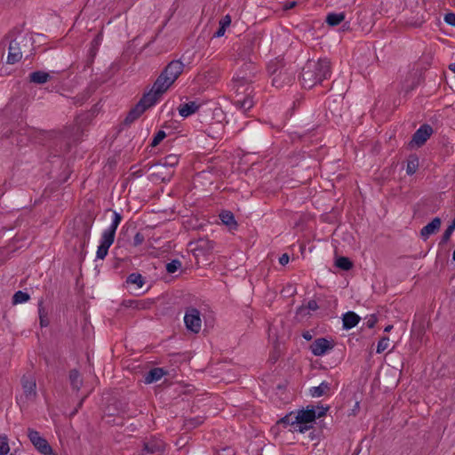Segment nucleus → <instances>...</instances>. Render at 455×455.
Returning a JSON list of instances; mask_svg holds the SVG:
<instances>
[{
    "mask_svg": "<svg viewBox=\"0 0 455 455\" xmlns=\"http://www.w3.org/2000/svg\"><path fill=\"white\" fill-rule=\"evenodd\" d=\"M145 111L143 110V108L139 106L138 104L133 108L129 114L127 115L124 122L126 124H131L134 122L136 119H138Z\"/></svg>",
    "mask_w": 455,
    "mask_h": 455,
    "instance_id": "25",
    "label": "nucleus"
},
{
    "mask_svg": "<svg viewBox=\"0 0 455 455\" xmlns=\"http://www.w3.org/2000/svg\"><path fill=\"white\" fill-rule=\"evenodd\" d=\"M220 219L222 223L228 226L230 229H235L237 227V223L235 220L234 214L229 211H224L220 212Z\"/></svg>",
    "mask_w": 455,
    "mask_h": 455,
    "instance_id": "21",
    "label": "nucleus"
},
{
    "mask_svg": "<svg viewBox=\"0 0 455 455\" xmlns=\"http://www.w3.org/2000/svg\"><path fill=\"white\" fill-rule=\"evenodd\" d=\"M166 133L164 131H158L151 142L152 147H156L164 138Z\"/></svg>",
    "mask_w": 455,
    "mask_h": 455,
    "instance_id": "38",
    "label": "nucleus"
},
{
    "mask_svg": "<svg viewBox=\"0 0 455 455\" xmlns=\"http://www.w3.org/2000/svg\"><path fill=\"white\" fill-rule=\"evenodd\" d=\"M377 321H378V319H377L375 315H369L367 317V319H366V325H367V327H369V328L374 327V325L376 324Z\"/></svg>",
    "mask_w": 455,
    "mask_h": 455,
    "instance_id": "40",
    "label": "nucleus"
},
{
    "mask_svg": "<svg viewBox=\"0 0 455 455\" xmlns=\"http://www.w3.org/2000/svg\"><path fill=\"white\" fill-rule=\"evenodd\" d=\"M122 220V216L117 212H113V220L111 225L102 232L100 245L96 251L98 259H104L108 255V249L113 244L116 236V231Z\"/></svg>",
    "mask_w": 455,
    "mask_h": 455,
    "instance_id": "4",
    "label": "nucleus"
},
{
    "mask_svg": "<svg viewBox=\"0 0 455 455\" xmlns=\"http://www.w3.org/2000/svg\"><path fill=\"white\" fill-rule=\"evenodd\" d=\"M144 235L141 233L138 232L133 237V245L139 246L144 242Z\"/></svg>",
    "mask_w": 455,
    "mask_h": 455,
    "instance_id": "39",
    "label": "nucleus"
},
{
    "mask_svg": "<svg viewBox=\"0 0 455 455\" xmlns=\"http://www.w3.org/2000/svg\"><path fill=\"white\" fill-rule=\"evenodd\" d=\"M389 346V339L388 337H383L380 339L377 345V353L380 354L384 352Z\"/></svg>",
    "mask_w": 455,
    "mask_h": 455,
    "instance_id": "37",
    "label": "nucleus"
},
{
    "mask_svg": "<svg viewBox=\"0 0 455 455\" xmlns=\"http://www.w3.org/2000/svg\"><path fill=\"white\" fill-rule=\"evenodd\" d=\"M23 396L27 401H33L36 397V384L33 376H23L21 379Z\"/></svg>",
    "mask_w": 455,
    "mask_h": 455,
    "instance_id": "10",
    "label": "nucleus"
},
{
    "mask_svg": "<svg viewBox=\"0 0 455 455\" xmlns=\"http://www.w3.org/2000/svg\"><path fill=\"white\" fill-rule=\"evenodd\" d=\"M179 163V156L177 155H168L166 157L164 158L162 164L164 166H170L174 167Z\"/></svg>",
    "mask_w": 455,
    "mask_h": 455,
    "instance_id": "34",
    "label": "nucleus"
},
{
    "mask_svg": "<svg viewBox=\"0 0 455 455\" xmlns=\"http://www.w3.org/2000/svg\"><path fill=\"white\" fill-rule=\"evenodd\" d=\"M294 5V3L289 4V6L292 7Z\"/></svg>",
    "mask_w": 455,
    "mask_h": 455,
    "instance_id": "50",
    "label": "nucleus"
},
{
    "mask_svg": "<svg viewBox=\"0 0 455 455\" xmlns=\"http://www.w3.org/2000/svg\"><path fill=\"white\" fill-rule=\"evenodd\" d=\"M148 453L162 454L165 451V444L163 441H150L145 444Z\"/></svg>",
    "mask_w": 455,
    "mask_h": 455,
    "instance_id": "17",
    "label": "nucleus"
},
{
    "mask_svg": "<svg viewBox=\"0 0 455 455\" xmlns=\"http://www.w3.org/2000/svg\"><path fill=\"white\" fill-rule=\"evenodd\" d=\"M280 423L284 426H291L292 427V431L299 433H305L308 429H310L309 426H300L298 423V418L296 412H291L285 417H283Z\"/></svg>",
    "mask_w": 455,
    "mask_h": 455,
    "instance_id": "13",
    "label": "nucleus"
},
{
    "mask_svg": "<svg viewBox=\"0 0 455 455\" xmlns=\"http://www.w3.org/2000/svg\"><path fill=\"white\" fill-rule=\"evenodd\" d=\"M198 108V104H196L195 101H190L179 107V114L183 117H188L196 113Z\"/></svg>",
    "mask_w": 455,
    "mask_h": 455,
    "instance_id": "19",
    "label": "nucleus"
},
{
    "mask_svg": "<svg viewBox=\"0 0 455 455\" xmlns=\"http://www.w3.org/2000/svg\"><path fill=\"white\" fill-rule=\"evenodd\" d=\"M251 67V64L246 65V69H249Z\"/></svg>",
    "mask_w": 455,
    "mask_h": 455,
    "instance_id": "49",
    "label": "nucleus"
},
{
    "mask_svg": "<svg viewBox=\"0 0 455 455\" xmlns=\"http://www.w3.org/2000/svg\"><path fill=\"white\" fill-rule=\"evenodd\" d=\"M10 451L8 437L5 435H0V455H6Z\"/></svg>",
    "mask_w": 455,
    "mask_h": 455,
    "instance_id": "35",
    "label": "nucleus"
},
{
    "mask_svg": "<svg viewBox=\"0 0 455 455\" xmlns=\"http://www.w3.org/2000/svg\"><path fill=\"white\" fill-rule=\"evenodd\" d=\"M454 230H455V218L452 220L451 223L449 225V227L444 231V233L442 236L441 243H446L450 240L451 235H452Z\"/></svg>",
    "mask_w": 455,
    "mask_h": 455,
    "instance_id": "33",
    "label": "nucleus"
},
{
    "mask_svg": "<svg viewBox=\"0 0 455 455\" xmlns=\"http://www.w3.org/2000/svg\"><path fill=\"white\" fill-rule=\"evenodd\" d=\"M450 69L455 73V62L450 65Z\"/></svg>",
    "mask_w": 455,
    "mask_h": 455,
    "instance_id": "46",
    "label": "nucleus"
},
{
    "mask_svg": "<svg viewBox=\"0 0 455 455\" xmlns=\"http://www.w3.org/2000/svg\"><path fill=\"white\" fill-rule=\"evenodd\" d=\"M269 71L273 76L272 84L276 88H281L284 84H290L294 79L292 72H289L287 69H284L283 68H282L280 70H277V68H275L272 70L271 65L269 66Z\"/></svg>",
    "mask_w": 455,
    "mask_h": 455,
    "instance_id": "8",
    "label": "nucleus"
},
{
    "mask_svg": "<svg viewBox=\"0 0 455 455\" xmlns=\"http://www.w3.org/2000/svg\"><path fill=\"white\" fill-rule=\"evenodd\" d=\"M126 283L128 284H134L137 289H140L144 285L145 280L140 274L132 273L128 275Z\"/></svg>",
    "mask_w": 455,
    "mask_h": 455,
    "instance_id": "23",
    "label": "nucleus"
},
{
    "mask_svg": "<svg viewBox=\"0 0 455 455\" xmlns=\"http://www.w3.org/2000/svg\"><path fill=\"white\" fill-rule=\"evenodd\" d=\"M181 267V262L179 259H173L166 264V271L169 274L175 273Z\"/></svg>",
    "mask_w": 455,
    "mask_h": 455,
    "instance_id": "36",
    "label": "nucleus"
},
{
    "mask_svg": "<svg viewBox=\"0 0 455 455\" xmlns=\"http://www.w3.org/2000/svg\"><path fill=\"white\" fill-rule=\"evenodd\" d=\"M30 42L31 37L28 36H20L12 40L9 45L7 62L10 64L18 62L22 58V47L28 46Z\"/></svg>",
    "mask_w": 455,
    "mask_h": 455,
    "instance_id": "5",
    "label": "nucleus"
},
{
    "mask_svg": "<svg viewBox=\"0 0 455 455\" xmlns=\"http://www.w3.org/2000/svg\"><path fill=\"white\" fill-rule=\"evenodd\" d=\"M51 78V75L44 71H35L29 75V81L34 84H43Z\"/></svg>",
    "mask_w": 455,
    "mask_h": 455,
    "instance_id": "20",
    "label": "nucleus"
},
{
    "mask_svg": "<svg viewBox=\"0 0 455 455\" xmlns=\"http://www.w3.org/2000/svg\"><path fill=\"white\" fill-rule=\"evenodd\" d=\"M433 128L428 124L421 125L413 134L411 146L421 147L432 135Z\"/></svg>",
    "mask_w": 455,
    "mask_h": 455,
    "instance_id": "9",
    "label": "nucleus"
},
{
    "mask_svg": "<svg viewBox=\"0 0 455 455\" xmlns=\"http://www.w3.org/2000/svg\"><path fill=\"white\" fill-rule=\"evenodd\" d=\"M444 21L451 26H455V14L454 13H447L444 16Z\"/></svg>",
    "mask_w": 455,
    "mask_h": 455,
    "instance_id": "41",
    "label": "nucleus"
},
{
    "mask_svg": "<svg viewBox=\"0 0 455 455\" xmlns=\"http://www.w3.org/2000/svg\"><path fill=\"white\" fill-rule=\"evenodd\" d=\"M327 411V408H319L318 411H316V418L323 417Z\"/></svg>",
    "mask_w": 455,
    "mask_h": 455,
    "instance_id": "44",
    "label": "nucleus"
},
{
    "mask_svg": "<svg viewBox=\"0 0 455 455\" xmlns=\"http://www.w3.org/2000/svg\"><path fill=\"white\" fill-rule=\"evenodd\" d=\"M165 374L162 368H154L145 375V383L151 384L161 379Z\"/></svg>",
    "mask_w": 455,
    "mask_h": 455,
    "instance_id": "18",
    "label": "nucleus"
},
{
    "mask_svg": "<svg viewBox=\"0 0 455 455\" xmlns=\"http://www.w3.org/2000/svg\"><path fill=\"white\" fill-rule=\"evenodd\" d=\"M335 265L340 268V269H343V270H349L352 268L353 267V264L352 262L350 261V259L347 257H339L337 259H336V263Z\"/></svg>",
    "mask_w": 455,
    "mask_h": 455,
    "instance_id": "31",
    "label": "nucleus"
},
{
    "mask_svg": "<svg viewBox=\"0 0 455 455\" xmlns=\"http://www.w3.org/2000/svg\"><path fill=\"white\" fill-rule=\"evenodd\" d=\"M318 308L317 302L314 299L309 300L306 306H302L298 309V314H309L310 311H315Z\"/></svg>",
    "mask_w": 455,
    "mask_h": 455,
    "instance_id": "30",
    "label": "nucleus"
},
{
    "mask_svg": "<svg viewBox=\"0 0 455 455\" xmlns=\"http://www.w3.org/2000/svg\"><path fill=\"white\" fill-rule=\"evenodd\" d=\"M164 92H165L158 91L157 88L156 87L155 83L151 91L143 96V98L140 100L138 105L142 107L143 110L146 111V109L155 105L161 97V95Z\"/></svg>",
    "mask_w": 455,
    "mask_h": 455,
    "instance_id": "11",
    "label": "nucleus"
},
{
    "mask_svg": "<svg viewBox=\"0 0 455 455\" xmlns=\"http://www.w3.org/2000/svg\"><path fill=\"white\" fill-rule=\"evenodd\" d=\"M331 348L332 345L331 342L323 338L315 339L310 346V350L315 356H322Z\"/></svg>",
    "mask_w": 455,
    "mask_h": 455,
    "instance_id": "14",
    "label": "nucleus"
},
{
    "mask_svg": "<svg viewBox=\"0 0 455 455\" xmlns=\"http://www.w3.org/2000/svg\"><path fill=\"white\" fill-rule=\"evenodd\" d=\"M330 390V384L323 381L319 386L310 388L309 393L313 397H320L326 395Z\"/></svg>",
    "mask_w": 455,
    "mask_h": 455,
    "instance_id": "22",
    "label": "nucleus"
},
{
    "mask_svg": "<svg viewBox=\"0 0 455 455\" xmlns=\"http://www.w3.org/2000/svg\"><path fill=\"white\" fill-rule=\"evenodd\" d=\"M298 423L300 426H309L312 427V423L316 419V411L314 407L307 406L306 410H301L296 412Z\"/></svg>",
    "mask_w": 455,
    "mask_h": 455,
    "instance_id": "12",
    "label": "nucleus"
},
{
    "mask_svg": "<svg viewBox=\"0 0 455 455\" xmlns=\"http://www.w3.org/2000/svg\"><path fill=\"white\" fill-rule=\"evenodd\" d=\"M294 5V3L289 4V6L292 7Z\"/></svg>",
    "mask_w": 455,
    "mask_h": 455,
    "instance_id": "51",
    "label": "nucleus"
},
{
    "mask_svg": "<svg viewBox=\"0 0 455 455\" xmlns=\"http://www.w3.org/2000/svg\"><path fill=\"white\" fill-rule=\"evenodd\" d=\"M250 75H237V76L234 79L235 86L236 87V95L234 100L235 106L243 112H246L250 110L253 105L254 101L251 97L252 89L247 84L251 81Z\"/></svg>",
    "mask_w": 455,
    "mask_h": 455,
    "instance_id": "2",
    "label": "nucleus"
},
{
    "mask_svg": "<svg viewBox=\"0 0 455 455\" xmlns=\"http://www.w3.org/2000/svg\"><path fill=\"white\" fill-rule=\"evenodd\" d=\"M302 337L306 339V340H311L313 339V334L310 331H304L302 333Z\"/></svg>",
    "mask_w": 455,
    "mask_h": 455,
    "instance_id": "43",
    "label": "nucleus"
},
{
    "mask_svg": "<svg viewBox=\"0 0 455 455\" xmlns=\"http://www.w3.org/2000/svg\"><path fill=\"white\" fill-rule=\"evenodd\" d=\"M452 259L455 261V251L452 253Z\"/></svg>",
    "mask_w": 455,
    "mask_h": 455,
    "instance_id": "48",
    "label": "nucleus"
},
{
    "mask_svg": "<svg viewBox=\"0 0 455 455\" xmlns=\"http://www.w3.org/2000/svg\"><path fill=\"white\" fill-rule=\"evenodd\" d=\"M28 437L42 455H56L47 440L44 439L38 431L28 428Z\"/></svg>",
    "mask_w": 455,
    "mask_h": 455,
    "instance_id": "6",
    "label": "nucleus"
},
{
    "mask_svg": "<svg viewBox=\"0 0 455 455\" xmlns=\"http://www.w3.org/2000/svg\"><path fill=\"white\" fill-rule=\"evenodd\" d=\"M331 74V65L328 60H309L303 67L301 72L302 86L310 89L323 80L330 78Z\"/></svg>",
    "mask_w": 455,
    "mask_h": 455,
    "instance_id": "1",
    "label": "nucleus"
},
{
    "mask_svg": "<svg viewBox=\"0 0 455 455\" xmlns=\"http://www.w3.org/2000/svg\"><path fill=\"white\" fill-rule=\"evenodd\" d=\"M85 235H86L87 236H89V235H90V228H87V229H86V231H85Z\"/></svg>",
    "mask_w": 455,
    "mask_h": 455,
    "instance_id": "47",
    "label": "nucleus"
},
{
    "mask_svg": "<svg viewBox=\"0 0 455 455\" xmlns=\"http://www.w3.org/2000/svg\"><path fill=\"white\" fill-rule=\"evenodd\" d=\"M345 20V13H329L326 17V22L328 25L334 27L340 24Z\"/></svg>",
    "mask_w": 455,
    "mask_h": 455,
    "instance_id": "24",
    "label": "nucleus"
},
{
    "mask_svg": "<svg viewBox=\"0 0 455 455\" xmlns=\"http://www.w3.org/2000/svg\"><path fill=\"white\" fill-rule=\"evenodd\" d=\"M289 262V255L286 254V253H283L280 258H279V263L283 266H285L287 263Z\"/></svg>",
    "mask_w": 455,
    "mask_h": 455,
    "instance_id": "42",
    "label": "nucleus"
},
{
    "mask_svg": "<svg viewBox=\"0 0 455 455\" xmlns=\"http://www.w3.org/2000/svg\"><path fill=\"white\" fill-rule=\"evenodd\" d=\"M360 321L359 315H357L355 312L349 311L343 315L342 322L343 328L346 330H349L354 328Z\"/></svg>",
    "mask_w": 455,
    "mask_h": 455,
    "instance_id": "16",
    "label": "nucleus"
},
{
    "mask_svg": "<svg viewBox=\"0 0 455 455\" xmlns=\"http://www.w3.org/2000/svg\"><path fill=\"white\" fill-rule=\"evenodd\" d=\"M184 63L180 60L171 61L156 81V87L160 92H166L184 70Z\"/></svg>",
    "mask_w": 455,
    "mask_h": 455,
    "instance_id": "3",
    "label": "nucleus"
},
{
    "mask_svg": "<svg viewBox=\"0 0 455 455\" xmlns=\"http://www.w3.org/2000/svg\"><path fill=\"white\" fill-rule=\"evenodd\" d=\"M419 168V157L415 155L410 156L407 161L406 172L409 175L414 174Z\"/></svg>",
    "mask_w": 455,
    "mask_h": 455,
    "instance_id": "28",
    "label": "nucleus"
},
{
    "mask_svg": "<svg viewBox=\"0 0 455 455\" xmlns=\"http://www.w3.org/2000/svg\"><path fill=\"white\" fill-rule=\"evenodd\" d=\"M392 329H393V325H387V326H386V327H385L384 331H385L386 332H388V331H390Z\"/></svg>",
    "mask_w": 455,
    "mask_h": 455,
    "instance_id": "45",
    "label": "nucleus"
},
{
    "mask_svg": "<svg viewBox=\"0 0 455 455\" xmlns=\"http://www.w3.org/2000/svg\"><path fill=\"white\" fill-rule=\"evenodd\" d=\"M231 23V17L229 15L224 16L220 20V28L219 29L214 33L215 37H221L224 36L226 28L229 27Z\"/></svg>",
    "mask_w": 455,
    "mask_h": 455,
    "instance_id": "27",
    "label": "nucleus"
},
{
    "mask_svg": "<svg viewBox=\"0 0 455 455\" xmlns=\"http://www.w3.org/2000/svg\"><path fill=\"white\" fill-rule=\"evenodd\" d=\"M69 381H70V384H71L73 389H75V390H79L83 384L81 376L76 370L70 371Z\"/></svg>",
    "mask_w": 455,
    "mask_h": 455,
    "instance_id": "26",
    "label": "nucleus"
},
{
    "mask_svg": "<svg viewBox=\"0 0 455 455\" xmlns=\"http://www.w3.org/2000/svg\"><path fill=\"white\" fill-rule=\"evenodd\" d=\"M44 302L41 299L38 303V314H39V320H40V325L42 327H46L49 324V319H48V314L45 308L44 307Z\"/></svg>",
    "mask_w": 455,
    "mask_h": 455,
    "instance_id": "29",
    "label": "nucleus"
},
{
    "mask_svg": "<svg viewBox=\"0 0 455 455\" xmlns=\"http://www.w3.org/2000/svg\"><path fill=\"white\" fill-rule=\"evenodd\" d=\"M29 299V295L27 292L18 291L12 297V303L14 305L27 302Z\"/></svg>",
    "mask_w": 455,
    "mask_h": 455,
    "instance_id": "32",
    "label": "nucleus"
},
{
    "mask_svg": "<svg viewBox=\"0 0 455 455\" xmlns=\"http://www.w3.org/2000/svg\"><path fill=\"white\" fill-rule=\"evenodd\" d=\"M441 219L436 217L432 220L430 223L426 225L420 230V235L424 240H427L431 235L437 232L441 227Z\"/></svg>",
    "mask_w": 455,
    "mask_h": 455,
    "instance_id": "15",
    "label": "nucleus"
},
{
    "mask_svg": "<svg viewBox=\"0 0 455 455\" xmlns=\"http://www.w3.org/2000/svg\"><path fill=\"white\" fill-rule=\"evenodd\" d=\"M184 323L189 331L198 333L202 328L201 314L199 310L195 307L187 308L184 315Z\"/></svg>",
    "mask_w": 455,
    "mask_h": 455,
    "instance_id": "7",
    "label": "nucleus"
}]
</instances>
